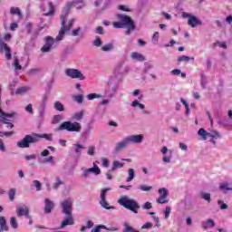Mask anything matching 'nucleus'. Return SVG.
<instances>
[{
    "mask_svg": "<svg viewBox=\"0 0 232 232\" xmlns=\"http://www.w3.org/2000/svg\"><path fill=\"white\" fill-rule=\"evenodd\" d=\"M130 57L131 59H134V61H138L139 63H144V61H146V57L139 53H132L130 54Z\"/></svg>",
    "mask_w": 232,
    "mask_h": 232,
    "instance_id": "22",
    "label": "nucleus"
},
{
    "mask_svg": "<svg viewBox=\"0 0 232 232\" xmlns=\"http://www.w3.org/2000/svg\"><path fill=\"white\" fill-rule=\"evenodd\" d=\"M126 138L129 144H141L142 140H144V135L142 134L130 135Z\"/></svg>",
    "mask_w": 232,
    "mask_h": 232,
    "instance_id": "13",
    "label": "nucleus"
},
{
    "mask_svg": "<svg viewBox=\"0 0 232 232\" xmlns=\"http://www.w3.org/2000/svg\"><path fill=\"white\" fill-rule=\"evenodd\" d=\"M158 193L160 197L156 199V202L158 204H168L169 202V199H168V197H169V191L166 188H160L158 190Z\"/></svg>",
    "mask_w": 232,
    "mask_h": 232,
    "instance_id": "10",
    "label": "nucleus"
},
{
    "mask_svg": "<svg viewBox=\"0 0 232 232\" xmlns=\"http://www.w3.org/2000/svg\"><path fill=\"white\" fill-rule=\"evenodd\" d=\"M60 131L66 130V131L79 133L82 130L81 123L74 121H63L58 128Z\"/></svg>",
    "mask_w": 232,
    "mask_h": 232,
    "instance_id": "4",
    "label": "nucleus"
},
{
    "mask_svg": "<svg viewBox=\"0 0 232 232\" xmlns=\"http://www.w3.org/2000/svg\"><path fill=\"white\" fill-rule=\"evenodd\" d=\"M218 204L220 206V209H227V204L224 203V201L218 200Z\"/></svg>",
    "mask_w": 232,
    "mask_h": 232,
    "instance_id": "59",
    "label": "nucleus"
},
{
    "mask_svg": "<svg viewBox=\"0 0 232 232\" xmlns=\"http://www.w3.org/2000/svg\"><path fill=\"white\" fill-rule=\"evenodd\" d=\"M172 157H173V154H172L171 150H169V152L165 157H163L162 160H163V162L169 164V162H171Z\"/></svg>",
    "mask_w": 232,
    "mask_h": 232,
    "instance_id": "37",
    "label": "nucleus"
},
{
    "mask_svg": "<svg viewBox=\"0 0 232 232\" xmlns=\"http://www.w3.org/2000/svg\"><path fill=\"white\" fill-rule=\"evenodd\" d=\"M159 32H155L154 34L152 35V43L153 44H157L159 43Z\"/></svg>",
    "mask_w": 232,
    "mask_h": 232,
    "instance_id": "45",
    "label": "nucleus"
},
{
    "mask_svg": "<svg viewBox=\"0 0 232 232\" xmlns=\"http://www.w3.org/2000/svg\"><path fill=\"white\" fill-rule=\"evenodd\" d=\"M189 61H195V57L181 55L178 58V63H189Z\"/></svg>",
    "mask_w": 232,
    "mask_h": 232,
    "instance_id": "30",
    "label": "nucleus"
},
{
    "mask_svg": "<svg viewBox=\"0 0 232 232\" xmlns=\"http://www.w3.org/2000/svg\"><path fill=\"white\" fill-rule=\"evenodd\" d=\"M27 92H30L29 86H22L16 89L15 93L16 95H20L23 93H27Z\"/></svg>",
    "mask_w": 232,
    "mask_h": 232,
    "instance_id": "29",
    "label": "nucleus"
},
{
    "mask_svg": "<svg viewBox=\"0 0 232 232\" xmlns=\"http://www.w3.org/2000/svg\"><path fill=\"white\" fill-rule=\"evenodd\" d=\"M102 164L103 166V168H109L110 167V161L108 160V159H102Z\"/></svg>",
    "mask_w": 232,
    "mask_h": 232,
    "instance_id": "56",
    "label": "nucleus"
},
{
    "mask_svg": "<svg viewBox=\"0 0 232 232\" xmlns=\"http://www.w3.org/2000/svg\"><path fill=\"white\" fill-rule=\"evenodd\" d=\"M61 207L64 215H72L73 200H72V198H67L61 203Z\"/></svg>",
    "mask_w": 232,
    "mask_h": 232,
    "instance_id": "12",
    "label": "nucleus"
},
{
    "mask_svg": "<svg viewBox=\"0 0 232 232\" xmlns=\"http://www.w3.org/2000/svg\"><path fill=\"white\" fill-rule=\"evenodd\" d=\"M14 70H21L22 69L21 64H19V59L14 58Z\"/></svg>",
    "mask_w": 232,
    "mask_h": 232,
    "instance_id": "50",
    "label": "nucleus"
},
{
    "mask_svg": "<svg viewBox=\"0 0 232 232\" xmlns=\"http://www.w3.org/2000/svg\"><path fill=\"white\" fill-rule=\"evenodd\" d=\"M131 106H132V108H137V106H138V108H140V110H144V108H146V107L144 106V104L139 102L138 100L133 101V102H131Z\"/></svg>",
    "mask_w": 232,
    "mask_h": 232,
    "instance_id": "36",
    "label": "nucleus"
},
{
    "mask_svg": "<svg viewBox=\"0 0 232 232\" xmlns=\"http://www.w3.org/2000/svg\"><path fill=\"white\" fill-rule=\"evenodd\" d=\"M83 149H84V146H82L81 144L76 143V144L72 145V150H73L74 153H76V155H77V158L75 159L76 162L79 160V157H81Z\"/></svg>",
    "mask_w": 232,
    "mask_h": 232,
    "instance_id": "17",
    "label": "nucleus"
},
{
    "mask_svg": "<svg viewBox=\"0 0 232 232\" xmlns=\"http://www.w3.org/2000/svg\"><path fill=\"white\" fill-rule=\"evenodd\" d=\"M41 10L44 12V15H53V13L55 12V8L52 3H48L45 7L44 5H41Z\"/></svg>",
    "mask_w": 232,
    "mask_h": 232,
    "instance_id": "14",
    "label": "nucleus"
},
{
    "mask_svg": "<svg viewBox=\"0 0 232 232\" xmlns=\"http://www.w3.org/2000/svg\"><path fill=\"white\" fill-rule=\"evenodd\" d=\"M208 137H210L211 139H220V132L217 130H211L210 132H208Z\"/></svg>",
    "mask_w": 232,
    "mask_h": 232,
    "instance_id": "38",
    "label": "nucleus"
},
{
    "mask_svg": "<svg viewBox=\"0 0 232 232\" xmlns=\"http://www.w3.org/2000/svg\"><path fill=\"white\" fill-rule=\"evenodd\" d=\"M134 179H135V169H129L126 182H131V180H133Z\"/></svg>",
    "mask_w": 232,
    "mask_h": 232,
    "instance_id": "31",
    "label": "nucleus"
},
{
    "mask_svg": "<svg viewBox=\"0 0 232 232\" xmlns=\"http://www.w3.org/2000/svg\"><path fill=\"white\" fill-rule=\"evenodd\" d=\"M152 227L153 224L151 222H147L141 227V229H151Z\"/></svg>",
    "mask_w": 232,
    "mask_h": 232,
    "instance_id": "54",
    "label": "nucleus"
},
{
    "mask_svg": "<svg viewBox=\"0 0 232 232\" xmlns=\"http://www.w3.org/2000/svg\"><path fill=\"white\" fill-rule=\"evenodd\" d=\"M65 75L71 79H79L80 81H84V79H86L84 74L77 69H66Z\"/></svg>",
    "mask_w": 232,
    "mask_h": 232,
    "instance_id": "11",
    "label": "nucleus"
},
{
    "mask_svg": "<svg viewBox=\"0 0 232 232\" xmlns=\"http://www.w3.org/2000/svg\"><path fill=\"white\" fill-rule=\"evenodd\" d=\"M46 102H48V94L43 96L41 106L46 108Z\"/></svg>",
    "mask_w": 232,
    "mask_h": 232,
    "instance_id": "47",
    "label": "nucleus"
},
{
    "mask_svg": "<svg viewBox=\"0 0 232 232\" xmlns=\"http://www.w3.org/2000/svg\"><path fill=\"white\" fill-rule=\"evenodd\" d=\"M42 164H51V166H55V160L53 156H49L41 160Z\"/></svg>",
    "mask_w": 232,
    "mask_h": 232,
    "instance_id": "25",
    "label": "nucleus"
},
{
    "mask_svg": "<svg viewBox=\"0 0 232 232\" xmlns=\"http://www.w3.org/2000/svg\"><path fill=\"white\" fill-rule=\"evenodd\" d=\"M55 208V204L53 201L46 198L45 199V206H44V213H52V209Z\"/></svg>",
    "mask_w": 232,
    "mask_h": 232,
    "instance_id": "19",
    "label": "nucleus"
},
{
    "mask_svg": "<svg viewBox=\"0 0 232 232\" xmlns=\"http://www.w3.org/2000/svg\"><path fill=\"white\" fill-rule=\"evenodd\" d=\"M88 155H91V157H93V155H95V147L91 146L88 149Z\"/></svg>",
    "mask_w": 232,
    "mask_h": 232,
    "instance_id": "57",
    "label": "nucleus"
},
{
    "mask_svg": "<svg viewBox=\"0 0 232 232\" xmlns=\"http://www.w3.org/2000/svg\"><path fill=\"white\" fill-rule=\"evenodd\" d=\"M99 97L101 96L97 93H90L87 95L88 101H93V99H99Z\"/></svg>",
    "mask_w": 232,
    "mask_h": 232,
    "instance_id": "46",
    "label": "nucleus"
},
{
    "mask_svg": "<svg viewBox=\"0 0 232 232\" xmlns=\"http://www.w3.org/2000/svg\"><path fill=\"white\" fill-rule=\"evenodd\" d=\"M92 168L87 169H89V173H92V175H101V169L93 163Z\"/></svg>",
    "mask_w": 232,
    "mask_h": 232,
    "instance_id": "32",
    "label": "nucleus"
},
{
    "mask_svg": "<svg viewBox=\"0 0 232 232\" xmlns=\"http://www.w3.org/2000/svg\"><path fill=\"white\" fill-rule=\"evenodd\" d=\"M16 213H17V217H23V215H24V217H26L27 218H30V214L27 207L18 208L16 210Z\"/></svg>",
    "mask_w": 232,
    "mask_h": 232,
    "instance_id": "18",
    "label": "nucleus"
},
{
    "mask_svg": "<svg viewBox=\"0 0 232 232\" xmlns=\"http://www.w3.org/2000/svg\"><path fill=\"white\" fill-rule=\"evenodd\" d=\"M215 46H219V48H224V50H226V48H227V44H226V42H218L216 44H214Z\"/></svg>",
    "mask_w": 232,
    "mask_h": 232,
    "instance_id": "49",
    "label": "nucleus"
},
{
    "mask_svg": "<svg viewBox=\"0 0 232 232\" xmlns=\"http://www.w3.org/2000/svg\"><path fill=\"white\" fill-rule=\"evenodd\" d=\"M219 189L222 193H227V191H232V188L229 187V183L223 182L219 184Z\"/></svg>",
    "mask_w": 232,
    "mask_h": 232,
    "instance_id": "23",
    "label": "nucleus"
},
{
    "mask_svg": "<svg viewBox=\"0 0 232 232\" xmlns=\"http://www.w3.org/2000/svg\"><path fill=\"white\" fill-rule=\"evenodd\" d=\"M93 44L94 46H101V44H102V41H101V38H97L94 40Z\"/></svg>",
    "mask_w": 232,
    "mask_h": 232,
    "instance_id": "63",
    "label": "nucleus"
},
{
    "mask_svg": "<svg viewBox=\"0 0 232 232\" xmlns=\"http://www.w3.org/2000/svg\"><path fill=\"white\" fill-rule=\"evenodd\" d=\"M201 198L207 200V202H211V194L209 193H201Z\"/></svg>",
    "mask_w": 232,
    "mask_h": 232,
    "instance_id": "42",
    "label": "nucleus"
},
{
    "mask_svg": "<svg viewBox=\"0 0 232 232\" xmlns=\"http://www.w3.org/2000/svg\"><path fill=\"white\" fill-rule=\"evenodd\" d=\"M61 21H62V27L59 31L58 35L56 36V39H53L52 36H46L44 38V45L41 48V52L44 53H46L52 50L53 44L57 41H63L64 39V35H66V32H70L72 30V27L73 26V24L75 23V19H72L69 21L68 25L66 26L65 24V18L63 15H61Z\"/></svg>",
    "mask_w": 232,
    "mask_h": 232,
    "instance_id": "1",
    "label": "nucleus"
},
{
    "mask_svg": "<svg viewBox=\"0 0 232 232\" xmlns=\"http://www.w3.org/2000/svg\"><path fill=\"white\" fill-rule=\"evenodd\" d=\"M198 135L201 137L202 140H208V138L209 137V132H208L204 128H201L198 130Z\"/></svg>",
    "mask_w": 232,
    "mask_h": 232,
    "instance_id": "24",
    "label": "nucleus"
},
{
    "mask_svg": "<svg viewBox=\"0 0 232 232\" xmlns=\"http://www.w3.org/2000/svg\"><path fill=\"white\" fill-rule=\"evenodd\" d=\"M3 135H5V137H12L14 131L0 132V137H3Z\"/></svg>",
    "mask_w": 232,
    "mask_h": 232,
    "instance_id": "62",
    "label": "nucleus"
},
{
    "mask_svg": "<svg viewBox=\"0 0 232 232\" xmlns=\"http://www.w3.org/2000/svg\"><path fill=\"white\" fill-rule=\"evenodd\" d=\"M102 50L103 52H110V51L113 50V44H109L103 45L102 47Z\"/></svg>",
    "mask_w": 232,
    "mask_h": 232,
    "instance_id": "40",
    "label": "nucleus"
},
{
    "mask_svg": "<svg viewBox=\"0 0 232 232\" xmlns=\"http://www.w3.org/2000/svg\"><path fill=\"white\" fill-rule=\"evenodd\" d=\"M83 117H84V111H80L78 112H75L72 115V121H82Z\"/></svg>",
    "mask_w": 232,
    "mask_h": 232,
    "instance_id": "27",
    "label": "nucleus"
},
{
    "mask_svg": "<svg viewBox=\"0 0 232 232\" xmlns=\"http://www.w3.org/2000/svg\"><path fill=\"white\" fill-rule=\"evenodd\" d=\"M24 159L25 160H35V159H37V156L35 154L26 155Z\"/></svg>",
    "mask_w": 232,
    "mask_h": 232,
    "instance_id": "60",
    "label": "nucleus"
},
{
    "mask_svg": "<svg viewBox=\"0 0 232 232\" xmlns=\"http://www.w3.org/2000/svg\"><path fill=\"white\" fill-rule=\"evenodd\" d=\"M208 84V79L204 75L201 76V87L205 90L206 85Z\"/></svg>",
    "mask_w": 232,
    "mask_h": 232,
    "instance_id": "53",
    "label": "nucleus"
},
{
    "mask_svg": "<svg viewBox=\"0 0 232 232\" xmlns=\"http://www.w3.org/2000/svg\"><path fill=\"white\" fill-rule=\"evenodd\" d=\"M64 119V116L63 114L54 115L52 121L53 124H58V122H61Z\"/></svg>",
    "mask_w": 232,
    "mask_h": 232,
    "instance_id": "33",
    "label": "nucleus"
},
{
    "mask_svg": "<svg viewBox=\"0 0 232 232\" xmlns=\"http://www.w3.org/2000/svg\"><path fill=\"white\" fill-rule=\"evenodd\" d=\"M73 216L72 214H65V218L62 222L61 227H66V226H73Z\"/></svg>",
    "mask_w": 232,
    "mask_h": 232,
    "instance_id": "15",
    "label": "nucleus"
},
{
    "mask_svg": "<svg viewBox=\"0 0 232 232\" xmlns=\"http://www.w3.org/2000/svg\"><path fill=\"white\" fill-rule=\"evenodd\" d=\"M18 27H19V24H17V23H12V24H10V30H11V32H15L16 28H18Z\"/></svg>",
    "mask_w": 232,
    "mask_h": 232,
    "instance_id": "61",
    "label": "nucleus"
},
{
    "mask_svg": "<svg viewBox=\"0 0 232 232\" xmlns=\"http://www.w3.org/2000/svg\"><path fill=\"white\" fill-rule=\"evenodd\" d=\"M121 65H118L114 69V73L109 78L107 82V85L109 86V89L111 90L112 92H117L119 88V78L117 77V74L119 72H121Z\"/></svg>",
    "mask_w": 232,
    "mask_h": 232,
    "instance_id": "6",
    "label": "nucleus"
},
{
    "mask_svg": "<svg viewBox=\"0 0 232 232\" xmlns=\"http://www.w3.org/2000/svg\"><path fill=\"white\" fill-rule=\"evenodd\" d=\"M123 232H139V231L135 230V228H133L132 227L125 225Z\"/></svg>",
    "mask_w": 232,
    "mask_h": 232,
    "instance_id": "51",
    "label": "nucleus"
},
{
    "mask_svg": "<svg viewBox=\"0 0 232 232\" xmlns=\"http://www.w3.org/2000/svg\"><path fill=\"white\" fill-rule=\"evenodd\" d=\"M14 197H15V188H11L9 190V200H11V202H14Z\"/></svg>",
    "mask_w": 232,
    "mask_h": 232,
    "instance_id": "44",
    "label": "nucleus"
},
{
    "mask_svg": "<svg viewBox=\"0 0 232 232\" xmlns=\"http://www.w3.org/2000/svg\"><path fill=\"white\" fill-rule=\"evenodd\" d=\"M128 144H130L128 141V138H125L121 141L116 143L114 150L118 153V151L124 150V148H126V146H128Z\"/></svg>",
    "mask_w": 232,
    "mask_h": 232,
    "instance_id": "16",
    "label": "nucleus"
},
{
    "mask_svg": "<svg viewBox=\"0 0 232 232\" xmlns=\"http://www.w3.org/2000/svg\"><path fill=\"white\" fill-rule=\"evenodd\" d=\"M54 109H56L57 111H64V105H63L61 102H55Z\"/></svg>",
    "mask_w": 232,
    "mask_h": 232,
    "instance_id": "39",
    "label": "nucleus"
},
{
    "mask_svg": "<svg viewBox=\"0 0 232 232\" xmlns=\"http://www.w3.org/2000/svg\"><path fill=\"white\" fill-rule=\"evenodd\" d=\"M36 140H35V136L34 134L33 135H25L24 138L20 140L17 141L16 146H18V148H30V144H35Z\"/></svg>",
    "mask_w": 232,
    "mask_h": 232,
    "instance_id": "9",
    "label": "nucleus"
},
{
    "mask_svg": "<svg viewBox=\"0 0 232 232\" xmlns=\"http://www.w3.org/2000/svg\"><path fill=\"white\" fill-rule=\"evenodd\" d=\"M59 186H63V181L61 180V179L56 178V182L53 185V189H58Z\"/></svg>",
    "mask_w": 232,
    "mask_h": 232,
    "instance_id": "48",
    "label": "nucleus"
},
{
    "mask_svg": "<svg viewBox=\"0 0 232 232\" xmlns=\"http://www.w3.org/2000/svg\"><path fill=\"white\" fill-rule=\"evenodd\" d=\"M118 204H120V206H122L126 209H130V211H132V213H139V209H140V206L139 205V203L134 199H130L127 196L121 197L118 200Z\"/></svg>",
    "mask_w": 232,
    "mask_h": 232,
    "instance_id": "3",
    "label": "nucleus"
},
{
    "mask_svg": "<svg viewBox=\"0 0 232 232\" xmlns=\"http://www.w3.org/2000/svg\"><path fill=\"white\" fill-rule=\"evenodd\" d=\"M8 231V226H6V219L5 217H0V232Z\"/></svg>",
    "mask_w": 232,
    "mask_h": 232,
    "instance_id": "26",
    "label": "nucleus"
},
{
    "mask_svg": "<svg viewBox=\"0 0 232 232\" xmlns=\"http://www.w3.org/2000/svg\"><path fill=\"white\" fill-rule=\"evenodd\" d=\"M118 22H114L113 28H127L126 35H130L131 31L135 30V24L133 20L126 14H117Z\"/></svg>",
    "mask_w": 232,
    "mask_h": 232,
    "instance_id": "2",
    "label": "nucleus"
},
{
    "mask_svg": "<svg viewBox=\"0 0 232 232\" xmlns=\"http://www.w3.org/2000/svg\"><path fill=\"white\" fill-rule=\"evenodd\" d=\"M182 17L183 19H188V24L191 26V28H196L198 25H202V21L197 18V16L190 14L189 13L183 12Z\"/></svg>",
    "mask_w": 232,
    "mask_h": 232,
    "instance_id": "8",
    "label": "nucleus"
},
{
    "mask_svg": "<svg viewBox=\"0 0 232 232\" xmlns=\"http://www.w3.org/2000/svg\"><path fill=\"white\" fill-rule=\"evenodd\" d=\"M33 184L36 188V191H41V182L39 180H34Z\"/></svg>",
    "mask_w": 232,
    "mask_h": 232,
    "instance_id": "55",
    "label": "nucleus"
},
{
    "mask_svg": "<svg viewBox=\"0 0 232 232\" xmlns=\"http://www.w3.org/2000/svg\"><path fill=\"white\" fill-rule=\"evenodd\" d=\"M10 224H11V227H13L14 229H17L18 225L15 218H11Z\"/></svg>",
    "mask_w": 232,
    "mask_h": 232,
    "instance_id": "43",
    "label": "nucleus"
},
{
    "mask_svg": "<svg viewBox=\"0 0 232 232\" xmlns=\"http://www.w3.org/2000/svg\"><path fill=\"white\" fill-rule=\"evenodd\" d=\"M72 6H74V8H77V10H81V8H84L86 6V3H84V0H72V3H68L63 9V14L65 18L68 17V14H70V9Z\"/></svg>",
    "mask_w": 232,
    "mask_h": 232,
    "instance_id": "5",
    "label": "nucleus"
},
{
    "mask_svg": "<svg viewBox=\"0 0 232 232\" xmlns=\"http://www.w3.org/2000/svg\"><path fill=\"white\" fill-rule=\"evenodd\" d=\"M36 142H39V139H45V140L52 141L53 134H37L34 133Z\"/></svg>",
    "mask_w": 232,
    "mask_h": 232,
    "instance_id": "21",
    "label": "nucleus"
},
{
    "mask_svg": "<svg viewBox=\"0 0 232 232\" xmlns=\"http://www.w3.org/2000/svg\"><path fill=\"white\" fill-rule=\"evenodd\" d=\"M180 73H181L180 69H174L171 71L172 75H180Z\"/></svg>",
    "mask_w": 232,
    "mask_h": 232,
    "instance_id": "64",
    "label": "nucleus"
},
{
    "mask_svg": "<svg viewBox=\"0 0 232 232\" xmlns=\"http://www.w3.org/2000/svg\"><path fill=\"white\" fill-rule=\"evenodd\" d=\"M140 189H141V191H151L152 187L151 186H147V185H141L140 187Z\"/></svg>",
    "mask_w": 232,
    "mask_h": 232,
    "instance_id": "52",
    "label": "nucleus"
},
{
    "mask_svg": "<svg viewBox=\"0 0 232 232\" xmlns=\"http://www.w3.org/2000/svg\"><path fill=\"white\" fill-rule=\"evenodd\" d=\"M152 208L153 206L149 201L145 202L144 205L142 206V209H151Z\"/></svg>",
    "mask_w": 232,
    "mask_h": 232,
    "instance_id": "58",
    "label": "nucleus"
},
{
    "mask_svg": "<svg viewBox=\"0 0 232 232\" xmlns=\"http://www.w3.org/2000/svg\"><path fill=\"white\" fill-rule=\"evenodd\" d=\"M108 191H111V188L102 189L100 194V206H102V208H103L104 209H108V210L115 209V207L110 206V203L106 201V194L108 193Z\"/></svg>",
    "mask_w": 232,
    "mask_h": 232,
    "instance_id": "7",
    "label": "nucleus"
},
{
    "mask_svg": "<svg viewBox=\"0 0 232 232\" xmlns=\"http://www.w3.org/2000/svg\"><path fill=\"white\" fill-rule=\"evenodd\" d=\"M72 100L75 101V102H78V104H82V101H84V97L82 94H77L72 96Z\"/></svg>",
    "mask_w": 232,
    "mask_h": 232,
    "instance_id": "35",
    "label": "nucleus"
},
{
    "mask_svg": "<svg viewBox=\"0 0 232 232\" xmlns=\"http://www.w3.org/2000/svg\"><path fill=\"white\" fill-rule=\"evenodd\" d=\"M201 227L203 229H209L211 227H215V221L213 219H208L201 223Z\"/></svg>",
    "mask_w": 232,
    "mask_h": 232,
    "instance_id": "20",
    "label": "nucleus"
},
{
    "mask_svg": "<svg viewBox=\"0 0 232 232\" xmlns=\"http://www.w3.org/2000/svg\"><path fill=\"white\" fill-rule=\"evenodd\" d=\"M164 215H165V218L168 219L169 218V215H171V207H166L165 210L163 211Z\"/></svg>",
    "mask_w": 232,
    "mask_h": 232,
    "instance_id": "41",
    "label": "nucleus"
},
{
    "mask_svg": "<svg viewBox=\"0 0 232 232\" xmlns=\"http://www.w3.org/2000/svg\"><path fill=\"white\" fill-rule=\"evenodd\" d=\"M10 14H12V15H18V17H21V9H19V7H11Z\"/></svg>",
    "mask_w": 232,
    "mask_h": 232,
    "instance_id": "34",
    "label": "nucleus"
},
{
    "mask_svg": "<svg viewBox=\"0 0 232 232\" xmlns=\"http://www.w3.org/2000/svg\"><path fill=\"white\" fill-rule=\"evenodd\" d=\"M121 168H124V163L115 160L112 162V168L111 171H116V169H120Z\"/></svg>",
    "mask_w": 232,
    "mask_h": 232,
    "instance_id": "28",
    "label": "nucleus"
}]
</instances>
